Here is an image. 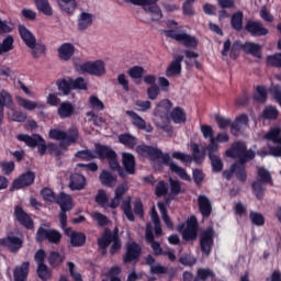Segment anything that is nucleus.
<instances>
[{"mask_svg": "<svg viewBox=\"0 0 281 281\" xmlns=\"http://www.w3.org/2000/svg\"><path fill=\"white\" fill-rule=\"evenodd\" d=\"M136 153H138V155H142L143 157L148 155L151 161H157V159H161L164 166H168L171 172L178 175V177H180V179H182L183 181H190V176L188 175V171H186V169H183L179 165L175 164V161L170 160V154H164L161 149L150 145H138L136 147Z\"/></svg>", "mask_w": 281, "mask_h": 281, "instance_id": "1", "label": "nucleus"}, {"mask_svg": "<svg viewBox=\"0 0 281 281\" xmlns=\"http://www.w3.org/2000/svg\"><path fill=\"white\" fill-rule=\"evenodd\" d=\"M225 155L231 159H238L235 164L244 168H247V162L256 159V151L254 149H247V144L243 140L234 142Z\"/></svg>", "mask_w": 281, "mask_h": 281, "instance_id": "2", "label": "nucleus"}, {"mask_svg": "<svg viewBox=\"0 0 281 281\" xmlns=\"http://www.w3.org/2000/svg\"><path fill=\"white\" fill-rule=\"evenodd\" d=\"M267 186L273 188V176L271 171L265 167L257 168V179L251 183L252 194L258 201H265V193L267 192Z\"/></svg>", "mask_w": 281, "mask_h": 281, "instance_id": "3", "label": "nucleus"}, {"mask_svg": "<svg viewBox=\"0 0 281 281\" xmlns=\"http://www.w3.org/2000/svg\"><path fill=\"white\" fill-rule=\"evenodd\" d=\"M94 155H97V159H100L101 161L106 160L111 170L116 171L121 179H126V172H124V169L120 166V161H117V153H115L113 148L97 143L94 145Z\"/></svg>", "mask_w": 281, "mask_h": 281, "instance_id": "4", "label": "nucleus"}, {"mask_svg": "<svg viewBox=\"0 0 281 281\" xmlns=\"http://www.w3.org/2000/svg\"><path fill=\"white\" fill-rule=\"evenodd\" d=\"M172 110V101L162 99L154 109V122L159 128H168L170 125V111Z\"/></svg>", "mask_w": 281, "mask_h": 281, "instance_id": "5", "label": "nucleus"}, {"mask_svg": "<svg viewBox=\"0 0 281 281\" xmlns=\"http://www.w3.org/2000/svg\"><path fill=\"white\" fill-rule=\"evenodd\" d=\"M191 153L192 155L184 154L181 151H173L171 156L173 159H178L182 164H192V161H194V164H196L198 166H201V164H203L205 159V148L201 149L199 147V144L193 143L191 145Z\"/></svg>", "mask_w": 281, "mask_h": 281, "instance_id": "6", "label": "nucleus"}, {"mask_svg": "<svg viewBox=\"0 0 281 281\" xmlns=\"http://www.w3.org/2000/svg\"><path fill=\"white\" fill-rule=\"evenodd\" d=\"M125 3H132V5H140L143 10L149 14L153 22L161 21L164 13L161 8L157 5L159 0H124Z\"/></svg>", "mask_w": 281, "mask_h": 281, "instance_id": "7", "label": "nucleus"}, {"mask_svg": "<svg viewBox=\"0 0 281 281\" xmlns=\"http://www.w3.org/2000/svg\"><path fill=\"white\" fill-rule=\"evenodd\" d=\"M55 203L60 207L59 223L61 229H65V227H67V212L74 210V198L65 192H60L57 194Z\"/></svg>", "mask_w": 281, "mask_h": 281, "instance_id": "8", "label": "nucleus"}, {"mask_svg": "<svg viewBox=\"0 0 281 281\" xmlns=\"http://www.w3.org/2000/svg\"><path fill=\"white\" fill-rule=\"evenodd\" d=\"M165 35L167 38H172L177 43H182L184 47L190 49H196L199 47V40L195 36H192L188 33H179L177 30H166Z\"/></svg>", "mask_w": 281, "mask_h": 281, "instance_id": "9", "label": "nucleus"}, {"mask_svg": "<svg viewBox=\"0 0 281 281\" xmlns=\"http://www.w3.org/2000/svg\"><path fill=\"white\" fill-rule=\"evenodd\" d=\"M77 71L80 74H89L90 76H104L106 74V66L103 60L86 61L76 66Z\"/></svg>", "mask_w": 281, "mask_h": 281, "instance_id": "10", "label": "nucleus"}, {"mask_svg": "<svg viewBox=\"0 0 281 281\" xmlns=\"http://www.w3.org/2000/svg\"><path fill=\"white\" fill-rule=\"evenodd\" d=\"M35 240L36 243H45V240H47L50 245H59L60 240H63V234L57 229H46L40 226L35 234Z\"/></svg>", "mask_w": 281, "mask_h": 281, "instance_id": "11", "label": "nucleus"}, {"mask_svg": "<svg viewBox=\"0 0 281 281\" xmlns=\"http://www.w3.org/2000/svg\"><path fill=\"white\" fill-rule=\"evenodd\" d=\"M18 139L19 142H24L26 146H30V148H36L37 146L41 156L47 153V143H45V138L40 134H35L34 136H30L27 134H19Z\"/></svg>", "mask_w": 281, "mask_h": 281, "instance_id": "12", "label": "nucleus"}, {"mask_svg": "<svg viewBox=\"0 0 281 281\" xmlns=\"http://www.w3.org/2000/svg\"><path fill=\"white\" fill-rule=\"evenodd\" d=\"M79 135L78 127L76 126L69 127L68 133L60 128H53L48 133V137L56 142H65V139H68V142H78Z\"/></svg>", "mask_w": 281, "mask_h": 281, "instance_id": "13", "label": "nucleus"}, {"mask_svg": "<svg viewBox=\"0 0 281 281\" xmlns=\"http://www.w3.org/2000/svg\"><path fill=\"white\" fill-rule=\"evenodd\" d=\"M214 227L209 226L200 235V249L203 256H210L214 247Z\"/></svg>", "mask_w": 281, "mask_h": 281, "instance_id": "14", "label": "nucleus"}, {"mask_svg": "<svg viewBox=\"0 0 281 281\" xmlns=\"http://www.w3.org/2000/svg\"><path fill=\"white\" fill-rule=\"evenodd\" d=\"M182 238L186 243H193L199 238V220H196V215H191L187 220V227L182 232Z\"/></svg>", "mask_w": 281, "mask_h": 281, "instance_id": "15", "label": "nucleus"}, {"mask_svg": "<svg viewBox=\"0 0 281 281\" xmlns=\"http://www.w3.org/2000/svg\"><path fill=\"white\" fill-rule=\"evenodd\" d=\"M234 175L237 181L245 183L247 181V167L234 162L229 169L223 171L222 177L226 179V181H232Z\"/></svg>", "mask_w": 281, "mask_h": 281, "instance_id": "16", "label": "nucleus"}, {"mask_svg": "<svg viewBox=\"0 0 281 281\" xmlns=\"http://www.w3.org/2000/svg\"><path fill=\"white\" fill-rule=\"evenodd\" d=\"M35 180L36 173H34V171H26L13 181L11 190H23V188H30V186H34Z\"/></svg>", "mask_w": 281, "mask_h": 281, "instance_id": "17", "label": "nucleus"}, {"mask_svg": "<svg viewBox=\"0 0 281 281\" xmlns=\"http://www.w3.org/2000/svg\"><path fill=\"white\" fill-rule=\"evenodd\" d=\"M244 45L240 41H235L232 44V40H226L223 44L222 56H229L232 60H236L240 56V49H243Z\"/></svg>", "mask_w": 281, "mask_h": 281, "instance_id": "18", "label": "nucleus"}, {"mask_svg": "<svg viewBox=\"0 0 281 281\" xmlns=\"http://www.w3.org/2000/svg\"><path fill=\"white\" fill-rule=\"evenodd\" d=\"M245 30L254 37L267 36L269 34V29L265 27L262 22L256 20H248Z\"/></svg>", "mask_w": 281, "mask_h": 281, "instance_id": "19", "label": "nucleus"}, {"mask_svg": "<svg viewBox=\"0 0 281 281\" xmlns=\"http://www.w3.org/2000/svg\"><path fill=\"white\" fill-rule=\"evenodd\" d=\"M0 247H5L10 254H16L23 247V239L14 235L0 238Z\"/></svg>", "mask_w": 281, "mask_h": 281, "instance_id": "20", "label": "nucleus"}, {"mask_svg": "<svg viewBox=\"0 0 281 281\" xmlns=\"http://www.w3.org/2000/svg\"><path fill=\"white\" fill-rule=\"evenodd\" d=\"M15 220L18 223L22 225L25 229H34V220H32V216L23 210V206L15 205L14 206V213Z\"/></svg>", "mask_w": 281, "mask_h": 281, "instance_id": "21", "label": "nucleus"}, {"mask_svg": "<svg viewBox=\"0 0 281 281\" xmlns=\"http://www.w3.org/2000/svg\"><path fill=\"white\" fill-rule=\"evenodd\" d=\"M139 256H142V246L136 241L126 244V251L123 256V262L128 263L134 260H139Z\"/></svg>", "mask_w": 281, "mask_h": 281, "instance_id": "22", "label": "nucleus"}, {"mask_svg": "<svg viewBox=\"0 0 281 281\" xmlns=\"http://www.w3.org/2000/svg\"><path fill=\"white\" fill-rule=\"evenodd\" d=\"M145 239L146 243L150 244V247L156 256H164L165 251L161 248V244L155 240V234H153V224L147 223L145 228Z\"/></svg>", "mask_w": 281, "mask_h": 281, "instance_id": "23", "label": "nucleus"}, {"mask_svg": "<svg viewBox=\"0 0 281 281\" xmlns=\"http://www.w3.org/2000/svg\"><path fill=\"white\" fill-rule=\"evenodd\" d=\"M65 235L70 238V246L72 247H85L87 245V235L82 232L65 227Z\"/></svg>", "mask_w": 281, "mask_h": 281, "instance_id": "24", "label": "nucleus"}, {"mask_svg": "<svg viewBox=\"0 0 281 281\" xmlns=\"http://www.w3.org/2000/svg\"><path fill=\"white\" fill-rule=\"evenodd\" d=\"M126 115L131 117L133 126L139 128V131H146V133H153V125L146 124V121L133 110H127Z\"/></svg>", "mask_w": 281, "mask_h": 281, "instance_id": "25", "label": "nucleus"}, {"mask_svg": "<svg viewBox=\"0 0 281 281\" xmlns=\"http://www.w3.org/2000/svg\"><path fill=\"white\" fill-rule=\"evenodd\" d=\"M19 106H22V109H25L26 111H34V109H40L41 111L47 109V105L45 104V102H36V101H32L30 99H25L23 97H16L15 98Z\"/></svg>", "mask_w": 281, "mask_h": 281, "instance_id": "26", "label": "nucleus"}, {"mask_svg": "<svg viewBox=\"0 0 281 281\" xmlns=\"http://www.w3.org/2000/svg\"><path fill=\"white\" fill-rule=\"evenodd\" d=\"M68 188L72 192L85 190V188H87V178L81 173L70 175Z\"/></svg>", "mask_w": 281, "mask_h": 281, "instance_id": "27", "label": "nucleus"}, {"mask_svg": "<svg viewBox=\"0 0 281 281\" xmlns=\"http://www.w3.org/2000/svg\"><path fill=\"white\" fill-rule=\"evenodd\" d=\"M122 164H123V171L125 172V179L126 177H128V175H135L136 164H135V156H133V154L123 153Z\"/></svg>", "mask_w": 281, "mask_h": 281, "instance_id": "28", "label": "nucleus"}, {"mask_svg": "<svg viewBox=\"0 0 281 281\" xmlns=\"http://www.w3.org/2000/svg\"><path fill=\"white\" fill-rule=\"evenodd\" d=\"M181 63H183V55H178L173 57L172 61L166 69L167 78H172L175 76H181Z\"/></svg>", "mask_w": 281, "mask_h": 281, "instance_id": "29", "label": "nucleus"}, {"mask_svg": "<svg viewBox=\"0 0 281 281\" xmlns=\"http://www.w3.org/2000/svg\"><path fill=\"white\" fill-rule=\"evenodd\" d=\"M30 277V263L29 261H24L21 266H16L13 269V280L14 281H27Z\"/></svg>", "mask_w": 281, "mask_h": 281, "instance_id": "30", "label": "nucleus"}, {"mask_svg": "<svg viewBox=\"0 0 281 281\" xmlns=\"http://www.w3.org/2000/svg\"><path fill=\"white\" fill-rule=\"evenodd\" d=\"M198 205L203 218H210V216H212V202L210 201V198L206 195H200L198 198Z\"/></svg>", "mask_w": 281, "mask_h": 281, "instance_id": "31", "label": "nucleus"}, {"mask_svg": "<svg viewBox=\"0 0 281 281\" xmlns=\"http://www.w3.org/2000/svg\"><path fill=\"white\" fill-rule=\"evenodd\" d=\"M57 52L59 59L67 63L71 60V57L74 56V54H76V46H74V44L71 43H64L59 46Z\"/></svg>", "mask_w": 281, "mask_h": 281, "instance_id": "32", "label": "nucleus"}, {"mask_svg": "<svg viewBox=\"0 0 281 281\" xmlns=\"http://www.w3.org/2000/svg\"><path fill=\"white\" fill-rule=\"evenodd\" d=\"M18 32L26 47H34V43H36V36L32 33L25 25L20 24L18 26Z\"/></svg>", "mask_w": 281, "mask_h": 281, "instance_id": "33", "label": "nucleus"}, {"mask_svg": "<svg viewBox=\"0 0 281 281\" xmlns=\"http://www.w3.org/2000/svg\"><path fill=\"white\" fill-rule=\"evenodd\" d=\"M57 115L60 120H67L68 117L76 115V106H74L69 101H64L57 109Z\"/></svg>", "mask_w": 281, "mask_h": 281, "instance_id": "34", "label": "nucleus"}, {"mask_svg": "<svg viewBox=\"0 0 281 281\" xmlns=\"http://www.w3.org/2000/svg\"><path fill=\"white\" fill-rule=\"evenodd\" d=\"M97 244L102 254H106V249L112 244L113 237L111 236V228H104L101 237L97 239Z\"/></svg>", "mask_w": 281, "mask_h": 281, "instance_id": "35", "label": "nucleus"}, {"mask_svg": "<svg viewBox=\"0 0 281 281\" xmlns=\"http://www.w3.org/2000/svg\"><path fill=\"white\" fill-rule=\"evenodd\" d=\"M14 102L12 101V95L8 91L2 90L0 92V126L3 124V111L4 109H12Z\"/></svg>", "mask_w": 281, "mask_h": 281, "instance_id": "36", "label": "nucleus"}, {"mask_svg": "<svg viewBox=\"0 0 281 281\" xmlns=\"http://www.w3.org/2000/svg\"><path fill=\"white\" fill-rule=\"evenodd\" d=\"M77 25L79 32H85V30H89L91 25H93V14L89 12H81L78 15Z\"/></svg>", "mask_w": 281, "mask_h": 281, "instance_id": "37", "label": "nucleus"}, {"mask_svg": "<svg viewBox=\"0 0 281 281\" xmlns=\"http://www.w3.org/2000/svg\"><path fill=\"white\" fill-rule=\"evenodd\" d=\"M111 237L113 239V244L110 247V254L115 256V254H120L122 250V239L120 238V229L115 227L113 232L111 231Z\"/></svg>", "mask_w": 281, "mask_h": 281, "instance_id": "38", "label": "nucleus"}, {"mask_svg": "<svg viewBox=\"0 0 281 281\" xmlns=\"http://www.w3.org/2000/svg\"><path fill=\"white\" fill-rule=\"evenodd\" d=\"M169 117H171L175 124H183L186 120H188V115L186 114V110L181 106H176L169 113Z\"/></svg>", "mask_w": 281, "mask_h": 281, "instance_id": "39", "label": "nucleus"}, {"mask_svg": "<svg viewBox=\"0 0 281 281\" xmlns=\"http://www.w3.org/2000/svg\"><path fill=\"white\" fill-rule=\"evenodd\" d=\"M243 50L246 54H250L251 56H255L256 58H261L262 56V47L259 44H256L254 42H246L243 45Z\"/></svg>", "mask_w": 281, "mask_h": 281, "instance_id": "40", "label": "nucleus"}, {"mask_svg": "<svg viewBox=\"0 0 281 281\" xmlns=\"http://www.w3.org/2000/svg\"><path fill=\"white\" fill-rule=\"evenodd\" d=\"M57 3L60 8L61 12H66V14H74L76 12V8H78V2L76 0H57Z\"/></svg>", "mask_w": 281, "mask_h": 281, "instance_id": "41", "label": "nucleus"}, {"mask_svg": "<svg viewBox=\"0 0 281 281\" xmlns=\"http://www.w3.org/2000/svg\"><path fill=\"white\" fill-rule=\"evenodd\" d=\"M99 179L102 186H105V188H113V186H115L117 182V177L113 176V173H111L109 170H103L100 173Z\"/></svg>", "mask_w": 281, "mask_h": 281, "instance_id": "42", "label": "nucleus"}, {"mask_svg": "<svg viewBox=\"0 0 281 281\" xmlns=\"http://www.w3.org/2000/svg\"><path fill=\"white\" fill-rule=\"evenodd\" d=\"M56 86H57L58 91H60L63 93V95H69V93H71V91H74L71 78L58 79L56 81Z\"/></svg>", "mask_w": 281, "mask_h": 281, "instance_id": "43", "label": "nucleus"}, {"mask_svg": "<svg viewBox=\"0 0 281 281\" xmlns=\"http://www.w3.org/2000/svg\"><path fill=\"white\" fill-rule=\"evenodd\" d=\"M131 196H127L125 200L122 201L121 210L126 216L127 221L133 223L135 221V215L133 214V206L131 205Z\"/></svg>", "mask_w": 281, "mask_h": 281, "instance_id": "44", "label": "nucleus"}, {"mask_svg": "<svg viewBox=\"0 0 281 281\" xmlns=\"http://www.w3.org/2000/svg\"><path fill=\"white\" fill-rule=\"evenodd\" d=\"M198 281L216 280V273L210 268H200L196 271Z\"/></svg>", "mask_w": 281, "mask_h": 281, "instance_id": "45", "label": "nucleus"}, {"mask_svg": "<svg viewBox=\"0 0 281 281\" xmlns=\"http://www.w3.org/2000/svg\"><path fill=\"white\" fill-rule=\"evenodd\" d=\"M243 19L244 14L243 11H237L233 13L231 18V27L235 30L236 32H241L243 31Z\"/></svg>", "mask_w": 281, "mask_h": 281, "instance_id": "46", "label": "nucleus"}, {"mask_svg": "<svg viewBox=\"0 0 281 281\" xmlns=\"http://www.w3.org/2000/svg\"><path fill=\"white\" fill-rule=\"evenodd\" d=\"M35 4L38 12H42L45 16H52L54 14V10L52 5H49L48 0H35Z\"/></svg>", "mask_w": 281, "mask_h": 281, "instance_id": "47", "label": "nucleus"}, {"mask_svg": "<svg viewBox=\"0 0 281 281\" xmlns=\"http://www.w3.org/2000/svg\"><path fill=\"white\" fill-rule=\"evenodd\" d=\"M97 205L106 210L109 207V195L104 189H99L97 195L94 196Z\"/></svg>", "mask_w": 281, "mask_h": 281, "instance_id": "48", "label": "nucleus"}, {"mask_svg": "<svg viewBox=\"0 0 281 281\" xmlns=\"http://www.w3.org/2000/svg\"><path fill=\"white\" fill-rule=\"evenodd\" d=\"M263 139L273 142V144H280L281 142V130L280 127H272L268 133L263 135Z\"/></svg>", "mask_w": 281, "mask_h": 281, "instance_id": "49", "label": "nucleus"}, {"mask_svg": "<svg viewBox=\"0 0 281 281\" xmlns=\"http://www.w3.org/2000/svg\"><path fill=\"white\" fill-rule=\"evenodd\" d=\"M77 159H82L83 161H91L92 159H98V155H95V150L92 149H82L75 154Z\"/></svg>", "mask_w": 281, "mask_h": 281, "instance_id": "50", "label": "nucleus"}, {"mask_svg": "<svg viewBox=\"0 0 281 281\" xmlns=\"http://www.w3.org/2000/svg\"><path fill=\"white\" fill-rule=\"evenodd\" d=\"M12 49H14V37H12V35H8L2 43H0V56L1 54L12 52Z\"/></svg>", "mask_w": 281, "mask_h": 281, "instance_id": "51", "label": "nucleus"}, {"mask_svg": "<svg viewBox=\"0 0 281 281\" xmlns=\"http://www.w3.org/2000/svg\"><path fill=\"white\" fill-rule=\"evenodd\" d=\"M29 49H32L31 54L33 58H41V56H45L47 52V46L43 43H36V40L34 42V47H29Z\"/></svg>", "mask_w": 281, "mask_h": 281, "instance_id": "52", "label": "nucleus"}, {"mask_svg": "<svg viewBox=\"0 0 281 281\" xmlns=\"http://www.w3.org/2000/svg\"><path fill=\"white\" fill-rule=\"evenodd\" d=\"M279 115L280 112L278 111V108L273 105H267L262 111L263 120H278Z\"/></svg>", "mask_w": 281, "mask_h": 281, "instance_id": "53", "label": "nucleus"}, {"mask_svg": "<svg viewBox=\"0 0 281 281\" xmlns=\"http://www.w3.org/2000/svg\"><path fill=\"white\" fill-rule=\"evenodd\" d=\"M63 256L58 251H50L48 255V265L56 269L57 267H60L63 265Z\"/></svg>", "mask_w": 281, "mask_h": 281, "instance_id": "54", "label": "nucleus"}, {"mask_svg": "<svg viewBox=\"0 0 281 281\" xmlns=\"http://www.w3.org/2000/svg\"><path fill=\"white\" fill-rule=\"evenodd\" d=\"M119 142L124 146H127V148H135V146L137 145V138H135L131 134H121L119 136Z\"/></svg>", "mask_w": 281, "mask_h": 281, "instance_id": "55", "label": "nucleus"}, {"mask_svg": "<svg viewBox=\"0 0 281 281\" xmlns=\"http://www.w3.org/2000/svg\"><path fill=\"white\" fill-rule=\"evenodd\" d=\"M169 186L171 196H179V194H183L184 191L181 188V181L170 178Z\"/></svg>", "mask_w": 281, "mask_h": 281, "instance_id": "56", "label": "nucleus"}, {"mask_svg": "<svg viewBox=\"0 0 281 281\" xmlns=\"http://www.w3.org/2000/svg\"><path fill=\"white\" fill-rule=\"evenodd\" d=\"M267 98H268L267 88H265L263 86H257L256 92L254 94L255 102L265 103L267 102Z\"/></svg>", "mask_w": 281, "mask_h": 281, "instance_id": "57", "label": "nucleus"}, {"mask_svg": "<svg viewBox=\"0 0 281 281\" xmlns=\"http://www.w3.org/2000/svg\"><path fill=\"white\" fill-rule=\"evenodd\" d=\"M37 276L40 280L47 281L52 278V270H49V267L47 265H40L37 266Z\"/></svg>", "mask_w": 281, "mask_h": 281, "instance_id": "58", "label": "nucleus"}, {"mask_svg": "<svg viewBox=\"0 0 281 281\" xmlns=\"http://www.w3.org/2000/svg\"><path fill=\"white\" fill-rule=\"evenodd\" d=\"M42 199L44 201H47L48 203H56V199H58V195L54 193V190L49 188H43L41 190Z\"/></svg>", "mask_w": 281, "mask_h": 281, "instance_id": "59", "label": "nucleus"}, {"mask_svg": "<svg viewBox=\"0 0 281 281\" xmlns=\"http://www.w3.org/2000/svg\"><path fill=\"white\" fill-rule=\"evenodd\" d=\"M249 218L252 225H256L257 227H262L265 225V215H262V213L251 211L249 213Z\"/></svg>", "mask_w": 281, "mask_h": 281, "instance_id": "60", "label": "nucleus"}, {"mask_svg": "<svg viewBox=\"0 0 281 281\" xmlns=\"http://www.w3.org/2000/svg\"><path fill=\"white\" fill-rule=\"evenodd\" d=\"M71 85H72V90L87 91L88 89V83L82 77H78L76 79L71 78Z\"/></svg>", "mask_w": 281, "mask_h": 281, "instance_id": "61", "label": "nucleus"}, {"mask_svg": "<svg viewBox=\"0 0 281 281\" xmlns=\"http://www.w3.org/2000/svg\"><path fill=\"white\" fill-rule=\"evenodd\" d=\"M128 76L133 80H139L144 77V67L133 66L128 69Z\"/></svg>", "mask_w": 281, "mask_h": 281, "instance_id": "62", "label": "nucleus"}, {"mask_svg": "<svg viewBox=\"0 0 281 281\" xmlns=\"http://www.w3.org/2000/svg\"><path fill=\"white\" fill-rule=\"evenodd\" d=\"M267 65H269L270 67H277L278 69H281V53L269 55L267 57Z\"/></svg>", "mask_w": 281, "mask_h": 281, "instance_id": "63", "label": "nucleus"}, {"mask_svg": "<svg viewBox=\"0 0 281 281\" xmlns=\"http://www.w3.org/2000/svg\"><path fill=\"white\" fill-rule=\"evenodd\" d=\"M270 94L272 95L273 100L281 106V86L280 85H272L269 89Z\"/></svg>", "mask_w": 281, "mask_h": 281, "instance_id": "64", "label": "nucleus"}]
</instances>
